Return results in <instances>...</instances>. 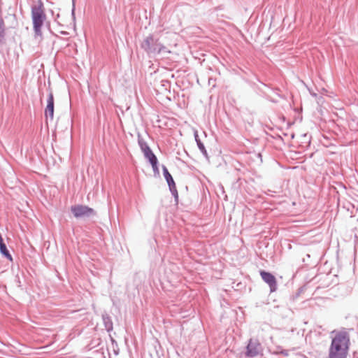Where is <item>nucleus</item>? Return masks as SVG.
I'll use <instances>...</instances> for the list:
<instances>
[{
    "label": "nucleus",
    "mask_w": 358,
    "mask_h": 358,
    "mask_svg": "<svg viewBox=\"0 0 358 358\" xmlns=\"http://www.w3.org/2000/svg\"><path fill=\"white\" fill-rule=\"evenodd\" d=\"M109 336L110 340L111 341L113 352L115 355H117L119 354V348L117 342L110 335Z\"/></svg>",
    "instance_id": "obj_17"
},
{
    "label": "nucleus",
    "mask_w": 358,
    "mask_h": 358,
    "mask_svg": "<svg viewBox=\"0 0 358 358\" xmlns=\"http://www.w3.org/2000/svg\"><path fill=\"white\" fill-rule=\"evenodd\" d=\"M63 35H66L67 34V32L66 31H62L61 32Z\"/></svg>",
    "instance_id": "obj_30"
},
{
    "label": "nucleus",
    "mask_w": 358,
    "mask_h": 358,
    "mask_svg": "<svg viewBox=\"0 0 358 358\" xmlns=\"http://www.w3.org/2000/svg\"><path fill=\"white\" fill-rule=\"evenodd\" d=\"M71 17H72L73 21L75 22V21H76V4H73L72 9H71Z\"/></svg>",
    "instance_id": "obj_24"
},
{
    "label": "nucleus",
    "mask_w": 358,
    "mask_h": 358,
    "mask_svg": "<svg viewBox=\"0 0 358 358\" xmlns=\"http://www.w3.org/2000/svg\"><path fill=\"white\" fill-rule=\"evenodd\" d=\"M259 274L262 280L269 286L270 292H275L278 289V284L275 275L271 272L264 270H260Z\"/></svg>",
    "instance_id": "obj_6"
},
{
    "label": "nucleus",
    "mask_w": 358,
    "mask_h": 358,
    "mask_svg": "<svg viewBox=\"0 0 358 358\" xmlns=\"http://www.w3.org/2000/svg\"><path fill=\"white\" fill-rule=\"evenodd\" d=\"M6 31L5 22L2 17H0V45H3L6 43Z\"/></svg>",
    "instance_id": "obj_12"
},
{
    "label": "nucleus",
    "mask_w": 358,
    "mask_h": 358,
    "mask_svg": "<svg viewBox=\"0 0 358 358\" xmlns=\"http://www.w3.org/2000/svg\"><path fill=\"white\" fill-rule=\"evenodd\" d=\"M138 144L140 147L141 150L142 152L145 151L146 150L149 149L150 147L148 145L147 142L142 138L140 133H138Z\"/></svg>",
    "instance_id": "obj_14"
},
{
    "label": "nucleus",
    "mask_w": 358,
    "mask_h": 358,
    "mask_svg": "<svg viewBox=\"0 0 358 358\" xmlns=\"http://www.w3.org/2000/svg\"><path fill=\"white\" fill-rule=\"evenodd\" d=\"M31 10L45 11V7H44V3L42 1V0H38V2L36 4H34L31 6Z\"/></svg>",
    "instance_id": "obj_16"
},
{
    "label": "nucleus",
    "mask_w": 358,
    "mask_h": 358,
    "mask_svg": "<svg viewBox=\"0 0 358 358\" xmlns=\"http://www.w3.org/2000/svg\"><path fill=\"white\" fill-rule=\"evenodd\" d=\"M162 86L164 87H166V85H170V82L169 80H162Z\"/></svg>",
    "instance_id": "obj_27"
},
{
    "label": "nucleus",
    "mask_w": 358,
    "mask_h": 358,
    "mask_svg": "<svg viewBox=\"0 0 358 358\" xmlns=\"http://www.w3.org/2000/svg\"><path fill=\"white\" fill-rule=\"evenodd\" d=\"M147 161L150 164V165L155 164V163H158V159L157 157V156L155 155V154L154 152L151 153L150 155H149L148 156L145 157Z\"/></svg>",
    "instance_id": "obj_18"
},
{
    "label": "nucleus",
    "mask_w": 358,
    "mask_h": 358,
    "mask_svg": "<svg viewBox=\"0 0 358 358\" xmlns=\"http://www.w3.org/2000/svg\"><path fill=\"white\" fill-rule=\"evenodd\" d=\"M194 139H195V141L196 143L198 148L199 149V150L201 151V152L202 153L203 157L208 161H209V156H208V152H207V150H206V149L205 148L204 144L203 143V142L199 138V136L197 131H194Z\"/></svg>",
    "instance_id": "obj_11"
},
{
    "label": "nucleus",
    "mask_w": 358,
    "mask_h": 358,
    "mask_svg": "<svg viewBox=\"0 0 358 358\" xmlns=\"http://www.w3.org/2000/svg\"><path fill=\"white\" fill-rule=\"evenodd\" d=\"M254 91L259 96H261L262 98L266 97L267 93L264 90V89L259 85Z\"/></svg>",
    "instance_id": "obj_20"
},
{
    "label": "nucleus",
    "mask_w": 358,
    "mask_h": 358,
    "mask_svg": "<svg viewBox=\"0 0 358 358\" xmlns=\"http://www.w3.org/2000/svg\"><path fill=\"white\" fill-rule=\"evenodd\" d=\"M257 157L262 159V154L261 153H258L257 154Z\"/></svg>",
    "instance_id": "obj_29"
},
{
    "label": "nucleus",
    "mask_w": 358,
    "mask_h": 358,
    "mask_svg": "<svg viewBox=\"0 0 358 358\" xmlns=\"http://www.w3.org/2000/svg\"><path fill=\"white\" fill-rule=\"evenodd\" d=\"M306 256H307V257H308V258L310 257V255H308V254H307V255H306Z\"/></svg>",
    "instance_id": "obj_37"
},
{
    "label": "nucleus",
    "mask_w": 358,
    "mask_h": 358,
    "mask_svg": "<svg viewBox=\"0 0 358 358\" xmlns=\"http://www.w3.org/2000/svg\"><path fill=\"white\" fill-rule=\"evenodd\" d=\"M257 80L263 86L269 88L271 90H272L278 97H280L282 99H286V96L283 94H281L280 89L279 87H273L271 85L268 84H266L263 82H262L258 78H257Z\"/></svg>",
    "instance_id": "obj_13"
},
{
    "label": "nucleus",
    "mask_w": 358,
    "mask_h": 358,
    "mask_svg": "<svg viewBox=\"0 0 358 358\" xmlns=\"http://www.w3.org/2000/svg\"><path fill=\"white\" fill-rule=\"evenodd\" d=\"M322 99H323V97H322V96H320V97H319V101H321V100H322Z\"/></svg>",
    "instance_id": "obj_31"
},
{
    "label": "nucleus",
    "mask_w": 358,
    "mask_h": 358,
    "mask_svg": "<svg viewBox=\"0 0 358 358\" xmlns=\"http://www.w3.org/2000/svg\"><path fill=\"white\" fill-rule=\"evenodd\" d=\"M0 254L10 262H13V257L7 248L1 234L0 233Z\"/></svg>",
    "instance_id": "obj_10"
},
{
    "label": "nucleus",
    "mask_w": 358,
    "mask_h": 358,
    "mask_svg": "<svg viewBox=\"0 0 358 358\" xmlns=\"http://www.w3.org/2000/svg\"><path fill=\"white\" fill-rule=\"evenodd\" d=\"M48 90L49 93L47 97V104L45 108L44 115L46 119L50 118V120H52L54 118L55 101L52 90L50 88Z\"/></svg>",
    "instance_id": "obj_7"
},
{
    "label": "nucleus",
    "mask_w": 358,
    "mask_h": 358,
    "mask_svg": "<svg viewBox=\"0 0 358 358\" xmlns=\"http://www.w3.org/2000/svg\"><path fill=\"white\" fill-rule=\"evenodd\" d=\"M152 152H153V151L150 148L149 149H148L145 151H144L143 153L144 157H145L148 156L149 155H150Z\"/></svg>",
    "instance_id": "obj_26"
},
{
    "label": "nucleus",
    "mask_w": 358,
    "mask_h": 358,
    "mask_svg": "<svg viewBox=\"0 0 358 358\" xmlns=\"http://www.w3.org/2000/svg\"><path fill=\"white\" fill-rule=\"evenodd\" d=\"M101 318L106 331L108 333L112 331L113 330L112 318L106 310L101 313Z\"/></svg>",
    "instance_id": "obj_9"
},
{
    "label": "nucleus",
    "mask_w": 358,
    "mask_h": 358,
    "mask_svg": "<svg viewBox=\"0 0 358 358\" xmlns=\"http://www.w3.org/2000/svg\"><path fill=\"white\" fill-rule=\"evenodd\" d=\"M264 99H266V100H268V101H271V102H272V103H277L278 102V100H276V99H274L271 98V97L269 95H268V94L266 95V97H265Z\"/></svg>",
    "instance_id": "obj_25"
},
{
    "label": "nucleus",
    "mask_w": 358,
    "mask_h": 358,
    "mask_svg": "<svg viewBox=\"0 0 358 358\" xmlns=\"http://www.w3.org/2000/svg\"><path fill=\"white\" fill-rule=\"evenodd\" d=\"M151 166H152V168L154 176L155 178L159 177L160 176V173H159V162L158 163H155V164H152Z\"/></svg>",
    "instance_id": "obj_21"
},
{
    "label": "nucleus",
    "mask_w": 358,
    "mask_h": 358,
    "mask_svg": "<svg viewBox=\"0 0 358 358\" xmlns=\"http://www.w3.org/2000/svg\"><path fill=\"white\" fill-rule=\"evenodd\" d=\"M72 4H76V0H72Z\"/></svg>",
    "instance_id": "obj_34"
},
{
    "label": "nucleus",
    "mask_w": 358,
    "mask_h": 358,
    "mask_svg": "<svg viewBox=\"0 0 358 358\" xmlns=\"http://www.w3.org/2000/svg\"><path fill=\"white\" fill-rule=\"evenodd\" d=\"M308 136L307 134H303V137L306 138Z\"/></svg>",
    "instance_id": "obj_35"
},
{
    "label": "nucleus",
    "mask_w": 358,
    "mask_h": 358,
    "mask_svg": "<svg viewBox=\"0 0 358 358\" xmlns=\"http://www.w3.org/2000/svg\"><path fill=\"white\" fill-rule=\"evenodd\" d=\"M71 211L76 218L90 217L96 214L92 208L81 204L72 206Z\"/></svg>",
    "instance_id": "obj_5"
},
{
    "label": "nucleus",
    "mask_w": 358,
    "mask_h": 358,
    "mask_svg": "<svg viewBox=\"0 0 358 358\" xmlns=\"http://www.w3.org/2000/svg\"><path fill=\"white\" fill-rule=\"evenodd\" d=\"M274 355H282L284 357H287L289 355V350H284L282 347L278 346L275 351L273 352Z\"/></svg>",
    "instance_id": "obj_19"
},
{
    "label": "nucleus",
    "mask_w": 358,
    "mask_h": 358,
    "mask_svg": "<svg viewBox=\"0 0 358 358\" xmlns=\"http://www.w3.org/2000/svg\"><path fill=\"white\" fill-rule=\"evenodd\" d=\"M15 281L17 287L20 288L21 290H24L19 275H16Z\"/></svg>",
    "instance_id": "obj_22"
},
{
    "label": "nucleus",
    "mask_w": 358,
    "mask_h": 358,
    "mask_svg": "<svg viewBox=\"0 0 358 358\" xmlns=\"http://www.w3.org/2000/svg\"><path fill=\"white\" fill-rule=\"evenodd\" d=\"M138 144L140 147L141 150L142 152L145 151L146 150L149 149L150 147L148 145L147 142L142 138L140 133H138Z\"/></svg>",
    "instance_id": "obj_15"
},
{
    "label": "nucleus",
    "mask_w": 358,
    "mask_h": 358,
    "mask_svg": "<svg viewBox=\"0 0 358 358\" xmlns=\"http://www.w3.org/2000/svg\"><path fill=\"white\" fill-rule=\"evenodd\" d=\"M31 17L35 38L42 37V27L47 20L45 11L31 10Z\"/></svg>",
    "instance_id": "obj_3"
},
{
    "label": "nucleus",
    "mask_w": 358,
    "mask_h": 358,
    "mask_svg": "<svg viewBox=\"0 0 358 358\" xmlns=\"http://www.w3.org/2000/svg\"><path fill=\"white\" fill-rule=\"evenodd\" d=\"M291 137H292V138H294V134H292L291 135Z\"/></svg>",
    "instance_id": "obj_36"
},
{
    "label": "nucleus",
    "mask_w": 358,
    "mask_h": 358,
    "mask_svg": "<svg viewBox=\"0 0 358 358\" xmlns=\"http://www.w3.org/2000/svg\"><path fill=\"white\" fill-rule=\"evenodd\" d=\"M311 95L313 96H317V94H315V93L311 94Z\"/></svg>",
    "instance_id": "obj_33"
},
{
    "label": "nucleus",
    "mask_w": 358,
    "mask_h": 358,
    "mask_svg": "<svg viewBox=\"0 0 358 358\" xmlns=\"http://www.w3.org/2000/svg\"><path fill=\"white\" fill-rule=\"evenodd\" d=\"M224 200H227V194H224Z\"/></svg>",
    "instance_id": "obj_32"
},
{
    "label": "nucleus",
    "mask_w": 358,
    "mask_h": 358,
    "mask_svg": "<svg viewBox=\"0 0 358 358\" xmlns=\"http://www.w3.org/2000/svg\"><path fill=\"white\" fill-rule=\"evenodd\" d=\"M141 48L148 55L170 53L168 48L159 41V38L153 34L146 36L141 43Z\"/></svg>",
    "instance_id": "obj_2"
},
{
    "label": "nucleus",
    "mask_w": 358,
    "mask_h": 358,
    "mask_svg": "<svg viewBox=\"0 0 358 358\" xmlns=\"http://www.w3.org/2000/svg\"><path fill=\"white\" fill-rule=\"evenodd\" d=\"M331 334L335 336L331 338L328 358H347L350 344L349 334L345 331L336 330Z\"/></svg>",
    "instance_id": "obj_1"
},
{
    "label": "nucleus",
    "mask_w": 358,
    "mask_h": 358,
    "mask_svg": "<svg viewBox=\"0 0 358 358\" xmlns=\"http://www.w3.org/2000/svg\"><path fill=\"white\" fill-rule=\"evenodd\" d=\"M220 190L222 192V194H224L225 192H224V187L222 185H220Z\"/></svg>",
    "instance_id": "obj_28"
},
{
    "label": "nucleus",
    "mask_w": 358,
    "mask_h": 358,
    "mask_svg": "<svg viewBox=\"0 0 358 358\" xmlns=\"http://www.w3.org/2000/svg\"><path fill=\"white\" fill-rule=\"evenodd\" d=\"M162 168L163 176L167 182L169 191L173 197L174 198V201L176 204H178L179 201V196L173 178L172 177L171 174L170 173L167 167L165 165L162 164Z\"/></svg>",
    "instance_id": "obj_4"
},
{
    "label": "nucleus",
    "mask_w": 358,
    "mask_h": 358,
    "mask_svg": "<svg viewBox=\"0 0 358 358\" xmlns=\"http://www.w3.org/2000/svg\"><path fill=\"white\" fill-rule=\"evenodd\" d=\"M246 83L253 89V90H255L258 87V85H259L255 82H253V81H251V80H247Z\"/></svg>",
    "instance_id": "obj_23"
},
{
    "label": "nucleus",
    "mask_w": 358,
    "mask_h": 358,
    "mask_svg": "<svg viewBox=\"0 0 358 358\" xmlns=\"http://www.w3.org/2000/svg\"><path fill=\"white\" fill-rule=\"evenodd\" d=\"M260 348V343L257 341H253L252 338H250L245 347V356L252 358L257 357L259 354Z\"/></svg>",
    "instance_id": "obj_8"
}]
</instances>
